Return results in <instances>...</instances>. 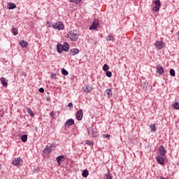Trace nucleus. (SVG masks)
I'll return each instance as SVG.
<instances>
[{
	"mask_svg": "<svg viewBox=\"0 0 179 179\" xmlns=\"http://www.w3.org/2000/svg\"><path fill=\"white\" fill-rule=\"evenodd\" d=\"M55 114V113L54 111H52L50 113V117H54V115Z\"/></svg>",
	"mask_w": 179,
	"mask_h": 179,
	"instance_id": "nucleus-42",
	"label": "nucleus"
},
{
	"mask_svg": "<svg viewBox=\"0 0 179 179\" xmlns=\"http://www.w3.org/2000/svg\"><path fill=\"white\" fill-rule=\"evenodd\" d=\"M13 166H15L16 167H20L22 164H23V160L18 157V158H15L13 161Z\"/></svg>",
	"mask_w": 179,
	"mask_h": 179,
	"instance_id": "nucleus-3",
	"label": "nucleus"
},
{
	"mask_svg": "<svg viewBox=\"0 0 179 179\" xmlns=\"http://www.w3.org/2000/svg\"><path fill=\"white\" fill-rule=\"evenodd\" d=\"M51 152H52V145H47L43 150V153H45V155H49Z\"/></svg>",
	"mask_w": 179,
	"mask_h": 179,
	"instance_id": "nucleus-12",
	"label": "nucleus"
},
{
	"mask_svg": "<svg viewBox=\"0 0 179 179\" xmlns=\"http://www.w3.org/2000/svg\"><path fill=\"white\" fill-rule=\"evenodd\" d=\"M160 178L161 179H164V178L163 176H161Z\"/></svg>",
	"mask_w": 179,
	"mask_h": 179,
	"instance_id": "nucleus-44",
	"label": "nucleus"
},
{
	"mask_svg": "<svg viewBox=\"0 0 179 179\" xmlns=\"http://www.w3.org/2000/svg\"><path fill=\"white\" fill-rule=\"evenodd\" d=\"M106 40H107V41H114V40H115V39L114 38V36H113V35H108L106 36Z\"/></svg>",
	"mask_w": 179,
	"mask_h": 179,
	"instance_id": "nucleus-24",
	"label": "nucleus"
},
{
	"mask_svg": "<svg viewBox=\"0 0 179 179\" xmlns=\"http://www.w3.org/2000/svg\"><path fill=\"white\" fill-rule=\"evenodd\" d=\"M52 27L53 29H55L56 30H64V23L62 22L59 21L57 22H55L52 25Z\"/></svg>",
	"mask_w": 179,
	"mask_h": 179,
	"instance_id": "nucleus-2",
	"label": "nucleus"
},
{
	"mask_svg": "<svg viewBox=\"0 0 179 179\" xmlns=\"http://www.w3.org/2000/svg\"><path fill=\"white\" fill-rule=\"evenodd\" d=\"M67 37L71 41H78L79 34L76 30H72L68 32Z\"/></svg>",
	"mask_w": 179,
	"mask_h": 179,
	"instance_id": "nucleus-1",
	"label": "nucleus"
},
{
	"mask_svg": "<svg viewBox=\"0 0 179 179\" xmlns=\"http://www.w3.org/2000/svg\"><path fill=\"white\" fill-rule=\"evenodd\" d=\"M20 45H21V47H22V48H26V47H27V45H29V43H27V41L21 39L20 40Z\"/></svg>",
	"mask_w": 179,
	"mask_h": 179,
	"instance_id": "nucleus-15",
	"label": "nucleus"
},
{
	"mask_svg": "<svg viewBox=\"0 0 179 179\" xmlns=\"http://www.w3.org/2000/svg\"><path fill=\"white\" fill-rule=\"evenodd\" d=\"M62 75H64V76H68V71L65 70V69H62Z\"/></svg>",
	"mask_w": 179,
	"mask_h": 179,
	"instance_id": "nucleus-28",
	"label": "nucleus"
},
{
	"mask_svg": "<svg viewBox=\"0 0 179 179\" xmlns=\"http://www.w3.org/2000/svg\"><path fill=\"white\" fill-rule=\"evenodd\" d=\"M157 73H159V75H162V73H164V69L162 66H157Z\"/></svg>",
	"mask_w": 179,
	"mask_h": 179,
	"instance_id": "nucleus-18",
	"label": "nucleus"
},
{
	"mask_svg": "<svg viewBox=\"0 0 179 179\" xmlns=\"http://www.w3.org/2000/svg\"><path fill=\"white\" fill-rule=\"evenodd\" d=\"M0 169H1V164H0Z\"/></svg>",
	"mask_w": 179,
	"mask_h": 179,
	"instance_id": "nucleus-45",
	"label": "nucleus"
},
{
	"mask_svg": "<svg viewBox=\"0 0 179 179\" xmlns=\"http://www.w3.org/2000/svg\"><path fill=\"white\" fill-rule=\"evenodd\" d=\"M106 75L108 78H111V76H113V73H111V71H106Z\"/></svg>",
	"mask_w": 179,
	"mask_h": 179,
	"instance_id": "nucleus-33",
	"label": "nucleus"
},
{
	"mask_svg": "<svg viewBox=\"0 0 179 179\" xmlns=\"http://www.w3.org/2000/svg\"><path fill=\"white\" fill-rule=\"evenodd\" d=\"M169 73H170L171 76H176V71L173 69H171L170 70Z\"/></svg>",
	"mask_w": 179,
	"mask_h": 179,
	"instance_id": "nucleus-30",
	"label": "nucleus"
},
{
	"mask_svg": "<svg viewBox=\"0 0 179 179\" xmlns=\"http://www.w3.org/2000/svg\"><path fill=\"white\" fill-rule=\"evenodd\" d=\"M46 26H47V27H52V26L51 24V22H47Z\"/></svg>",
	"mask_w": 179,
	"mask_h": 179,
	"instance_id": "nucleus-37",
	"label": "nucleus"
},
{
	"mask_svg": "<svg viewBox=\"0 0 179 179\" xmlns=\"http://www.w3.org/2000/svg\"><path fill=\"white\" fill-rule=\"evenodd\" d=\"M27 113H28V114H29V115H31V117H34V113H33V110H31V109H30V108H27Z\"/></svg>",
	"mask_w": 179,
	"mask_h": 179,
	"instance_id": "nucleus-25",
	"label": "nucleus"
},
{
	"mask_svg": "<svg viewBox=\"0 0 179 179\" xmlns=\"http://www.w3.org/2000/svg\"><path fill=\"white\" fill-rule=\"evenodd\" d=\"M150 129H151V131H152L153 132H155V131H156V125H155V124L150 125Z\"/></svg>",
	"mask_w": 179,
	"mask_h": 179,
	"instance_id": "nucleus-34",
	"label": "nucleus"
},
{
	"mask_svg": "<svg viewBox=\"0 0 179 179\" xmlns=\"http://www.w3.org/2000/svg\"><path fill=\"white\" fill-rule=\"evenodd\" d=\"M159 152L160 156H163V157H166V154L167 153V151L166 150V149L164 148V146L161 145L159 148Z\"/></svg>",
	"mask_w": 179,
	"mask_h": 179,
	"instance_id": "nucleus-6",
	"label": "nucleus"
},
{
	"mask_svg": "<svg viewBox=\"0 0 179 179\" xmlns=\"http://www.w3.org/2000/svg\"><path fill=\"white\" fill-rule=\"evenodd\" d=\"M104 94L106 97H108V99H110V97H113V91L111 90V89H108L104 92Z\"/></svg>",
	"mask_w": 179,
	"mask_h": 179,
	"instance_id": "nucleus-14",
	"label": "nucleus"
},
{
	"mask_svg": "<svg viewBox=\"0 0 179 179\" xmlns=\"http://www.w3.org/2000/svg\"><path fill=\"white\" fill-rule=\"evenodd\" d=\"M12 33L14 36H17V34H19V31H17V29L16 28H13Z\"/></svg>",
	"mask_w": 179,
	"mask_h": 179,
	"instance_id": "nucleus-26",
	"label": "nucleus"
},
{
	"mask_svg": "<svg viewBox=\"0 0 179 179\" xmlns=\"http://www.w3.org/2000/svg\"><path fill=\"white\" fill-rule=\"evenodd\" d=\"M69 50V44L68 43H64L63 45V51L68 52Z\"/></svg>",
	"mask_w": 179,
	"mask_h": 179,
	"instance_id": "nucleus-22",
	"label": "nucleus"
},
{
	"mask_svg": "<svg viewBox=\"0 0 179 179\" xmlns=\"http://www.w3.org/2000/svg\"><path fill=\"white\" fill-rule=\"evenodd\" d=\"M70 2H72L73 3H80V2L82 1V0H69Z\"/></svg>",
	"mask_w": 179,
	"mask_h": 179,
	"instance_id": "nucleus-29",
	"label": "nucleus"
},
{
	"mask_svg": "<svg viewBox=\"0 0 179 179\" xmlns=\"http://www.w3.org/2000/svg\"><path fill=\"white\" fill-rule=\"evenodd\" d=\"M76 118L78 120V121H81L82 118H83V112L82 109H80L77 111Z\"/></svg>",
	"mask_w": 179,
	"mask_h": 179,
	"instance_id": "nucleus-11",
	"label": "nucleus"
},
{
	"mask_svg": "<svg viewBox=\"0 0 179 179\" xmlns=\"http://www.w3.org/2000/svg\"><path fill=\"white\" fill-rule=\"evenodd\" d=\"M82 176L84 177V178H87V176H89V171H87V169L84 170L83 171Z\"/></svg>",
	"mask_w": 179,
	"mask_h": 179,
	"instance_id": "nucleus-23",
	"label": "nucleus"
},
{
	"mask_svg": "<svg viewBox=\"0 0 179 179\" xmlns=\"http://www.w3.org/2000/svg\"><path fill=\"white\" fill-rule=\"evenodd\" d=\"M164 159H166V157H163L162 155L156 157V160L157 163L162 165L164 164Z\"/></svg>",
	"mask_w": 179,
	"mask_h": 179,
	"instance_id": "nucleus-9",
	"label": "nucleus"
},
{
	"mask_svg": "<svg viewBox=\"0 0 179 179\" xmlns=\"http://www.w3.org/2000/svg\"><path fill=\"white\" fill-rule=\"evenodd\" d=\"M21 141L22 142H27V135H23L21 136Z\"/></svg>",
	"mask_w": 179,
	"mask_h": 179,
	"instance_id": "nucleus-27",
	"label": "nucleus"
},
{
	"mask_svg": "<svg viewBox=\"0 0 179 179\" xmlns=\"http://www.w3.org/2000/svg\"><path fill=\"white\" fill-rule=\"evenodd\" d=\"M99 20L96 19L92 22V25L90 27V30H96L97 29V26H99Z\"/></svg>",
	"mask_w": 179,
	"mask_h": 179,
	"instance_id": "nucleus-7",
	"label": "nucleus"
},
{
	"mask_svg": "<svg viewBox=\"0 0 179 179\" xmlns=\"http://www.w3.org/2000/svg\"><path fill=\"white\" fill-rule=\"evenodd\" d=\"M7 8H8V9H15L16 4L10 2L8 3Z\"/></svg>",
	"mask_w": 179,
	"mask_h": 179,
	"instance_id": "nucleus-20",
	"label": "nucleus"
},
{
	"mask_svg": "<svg viewBox=\"0 0 179 179\" xmlns=\"http://www.w3.org/2000/svg\"><path fill=\"white\" fill-rule=\"evenodd\" d=\"M92 90H93V87L89 85H86L83 87V92H84L86 94H87V93H90Z\"/></svg>",
	"mask_w": 179,
	"mask_h": 179,
	"instance_id": "nucleus-10",
	"label": "nucleus"
},
{
	"mask_svg": "<svg viewBox=\"0 0 179 179\" xmlns=\"http://www.w3.org/2000/svg\"><path fill=\"white\" fill-rule=\"evenodd\" d=\"M106 179H113V176L110 173L106 175Z\"/></svg>",
	"mask_w": 179,
	"mask_h": 179,
	"instance_id": "nucleus-35",
	"label": "nucleus"
},
{
	"mask_svg": "<svg viewBox=\"0 0 179 179\" xmlns=\"http://www.w3.org/2000/svg\"><path fill=\"white\" fill-rule=\"evenodd\" d=\"M103 138H110V135L109 134H103Z\"/></svg>",
	"mask_w": 179,
	"mask_h": 179,
	"instance_id": "nucleus-40",
	"label": "nucleus"
},
{
	"mask_svg": "<svg viewBox=\"0 0 179 179\" xmlns=\"http://www.w3.org/2000/svg\"><path fill=\"white\" fill-rule=\"evenodd\" d=\"M153 2L154 3H155V6L153 7L152 10H154V12H159V10H160V6H162V3H160V0H157Z\"/></svg>",
	"mask_w": 179,
	"mask_h": 179,
	"instance_id": "nucleus-4",
	"label": "nucleus"
},
{
	"mask_svg": "<svg viewBox=\"0 0 179 179\" xmlns=\"http://www.w3.org/2000/svg\"><path fill=\"white\" fill-rule=\"evenodd\" d=\"M1 84L4 87H8V80H6L5 78L2 77L0 79Z\"/></svg>",
	"mask_w": 179,
	"mask_h": 179,
	"instance_id": "nucleus-17",
	"label": "nucleus"
},
{
	"mask_svg": "<svg viewBox=\"0 0 179 179\" xmlns=\"http://www.w3.org/2000/svg\"><path fill=\"white\" fill-rule=\"evenodd\" d=\"M62 51H64V48H63V45L62 44H57V52L61 54V52H62Z\"/></svg>",
	"mask_w": 179,
	"mask_h": 179,
	"instance_id": "nucleus-21",
	"label": "nucleus"
},
{
	"mask_svg": "<svg viewBox=\"0 0 179 179\" xmlns=\"http://www.w3.org/2000/svg\"><path fill=\"white\" fill-rule=\"evenodd\" d=\"M64 160H65V157H64L62 155H59V157H57V162L59 166L61 165V162H64Z\"/></svg>",
	"mask_w": 179,
	"mask_h": 179,
	"instance_id": "nucleus-19",
	"label": "nucleus"
},
{
	"mask_svg": "<svg viewBox=\"0 0 179 179\" xmlns=\"http://www.w3.org/2000/svg\"><path fill=\"white\" fill-rule=\"evenodd\" d=\"M108 69H110V68L108 67V66L107 64H104L103 66V70L105 72H107V71H108Z\"/></svg>",
	"mask_w": 179,
	"mask_h": 179,
	"instance_id": "nucleus-31",
	"label": "nucleus"
},
{
	"mask_svg": "<svg viewBox=\"0 0 179 179\" xmlns=\"http://www.w3.org/2000/svg\"><path fill=\"white\" fill-rule=\"evenodd\" d=\"M40 93H44V88L41 87L39 89Z\"/></svg>",
	"mask_w": 179,
	"mask_h": 179,
	"instance_id": "nucleus-38",
	"label": "nucleus"
},
{
	"mask_svg": "<svg viewBox=\"0 0 179 179\" xmlns=\"http://www.w3.org/2000/svg\"><path fill=\"white\" fill-rule=\"evenodd\" d=\"M51 78H52V79H55L56 75L55 74L52 75Z\"/></svg>",
	"mask_w": 179,
	"mask_h": 179,
	"instance_id": "nucleus-43",
	"label": "nucleus"
},
{
	"mask_svg": "<svg viewBox=\"0 0 179 179\" xmlns=\"http://www.w3.org/2000/svg\"><path fill=\"white\" fill-rule=\"evenodd\" d=\"M0 117H3V110H0Z\"/></svg>",
	"mask_w": 179,
	"mask_h": 179,
	"instance_id": "nucleus-39",
	"label": "nucleus"
},
{
	"mask_svg": "<svg viewBox=\"0 0 179 179\" xmlns=\"http://www.w3.org/2000/svg\"><path fill=\"white\" fill-rule=\"evenodd\" d=\"M68 107L72 108L73 107V104L72 103H69Z\"/></svg>",
	"mask_w": 179,
	"mask_h": 179,
	"instance_id": "nucleus-41",
	"label": "nucleus"
},
{
	"mask_svg": "<svg viewBox=\"0 0 179 179\" xmlns=\"http://www.w3.org/2000/svg\"><path fill=\"white\" fill-rule=\"evenodd\" d=\"M73 124H75V120H73V119H69L65 123V127L68 128L71 127V125H73Z\"/></svg>",
	"mask_w": 179,
	"mask_h": 179,
	"instance_id": "nucleus-13",
	"label": "nucleus"
},
{
	"mask_svg": "<svg viewBox=\"0 0 179 179\" xmlns=\"http://www.w3.org/2000/svg\"><path fill=\"white\" fill-rule=\"evenodd\" d=\"M173 107L176 110H179V102H176L175 104H173Z\"/></svg>",
	"mask_w": 179,
	"mask_h": 179,
	"instance_id": "nucleus-32",
	"label": "nucleus"
},
{
	"mask_svg": "<svg viewBox=\"0 0 179 179\" xmlns=\"http://www.w3.org/2000/svg\"><path fill=\"white\" fill-rule=\"evenodd\" d=\"M79 54V49L74 48L70 50V55L73 56Z\"/></svg>",
	"mask_w": 179,
	"mask_h": 179,
	"instance_id": "nucleus-16",
	"label": "nucleus"
},
{
	"mask_svg": "<svg viewBox=\"0 0 179 179\" xmlns=\"http://www.w3.org/2000/svg\"><path fill=\"white\" fill-rule=\"evenodd\" d=\"M97 134H99V132L96 128H91L89 129V134L92 135V138L97 136Z\"/></svg>",
	"mask_w": 179,
	"mask_h": 179,
	"instance_id": "nucleus-8",
	"label": "nucleus"
},
{
	"mask_svg": "<svg viewBox=\"0 0 179 179\" xmlns=\"http://www.w3.org/2000/svg\"><path fill=\"white\" fill-rule=\"evenodd\" d=\"M163 45H164V42L162 41H157L155 43V47L157 48V50H162L163 48Z\"/></svg>",
	"mask_w": 179,
	"mask_h": 179,
	"instance_id": "nucleus-5",
	"label": "nucleus"
},
{
	"mask_svg": "<svg viewBox=\"0 0 179 179\" xmlns=\"http://www.w3.org/2000/svg\"><path fill=\"white\" fill-rule=\"evenodd\" d=\"M86 143L87 145H89V146H92V145H93V142H92L90 140H87Z\"/></svg>",
	"mask_w": 179,
	"mask_h": 179,
	"instance_id": "nucleus-36",
	"label": "nucleus"
}]
</instances>
